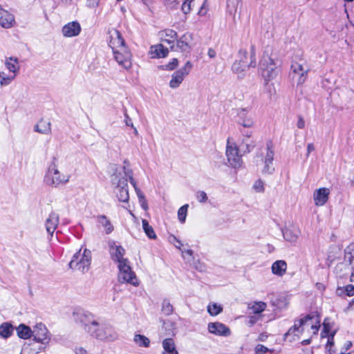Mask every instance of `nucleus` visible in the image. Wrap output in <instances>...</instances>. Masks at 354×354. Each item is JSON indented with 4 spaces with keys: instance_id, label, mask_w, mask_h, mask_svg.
Instances as JSON below:
<instances>
[{
    "instance_id": "338daca9",
    "label": "nucleus",
    "mask_w": 354,
    "mask_h": 354,
    "mask_svg": "<svg viewBox=\"0 0 354 354\" xmlns=\"http://www.w3.org/2000/svg\"><path fill=\"white\" fill-rule=\"evenodd\" d=\"M344 346L346 348V350L351 348V347L352 346V343L351 342L348 341V342H346L344 344Z\"/></svg>"
},
{
    "instance_id": "864d4df0",
    "label": "nucleus",
    "mask_w": 354,
    "mask_h": 354,
    "mask_svg": "<svg viewBox=\"0 0 354 354\" xmlns=\"http://www.w3.org/2000/svg\"><path fill=\"white\" fill-rule=\"evenodd\" d=\"M207 1L205 0L203 5L201 6L200 10H198V15L201 16H204L207 12V6L206 5Z\"/></svg>"
},
{
    "instance_id": "c9c22d12",
    "label": "nucleus",
    "mask_w": 354,
    "mask_h": 354,
    "mask_svg": "<svg viewBox=\"0 0 354 354\" xmlns=\"http://www.w3.org/2000/svg\"><path fill=\"white\" fill-rule=\"evenodd\" d=\"M97 221L104 228V231L106 234H110L113 231V225L106 216H99L97 217Z\"/></svg>"
},
{
    "instance_id": "de8ad7c7",
    "label": "nucleus",
    "mask_w": 354,
    "mask_h": 354,
    "mask_svg": "<svg viewBox=\"0 0 354 354\" xmlns=\"http://www.w3.org/2000/svg\"><path fill=\"white\" fill-rule=\"evenodd\" d=\"M100 0H85L86 6L89 9H96L99 6Z\"/></svg>"
},
{
    "instance_id": "a878e982",
    "label": "nucleus",
    "mask_w": 354,
    "mask_h": 354,
    "mask_svg": "<svg viewBox=\"0 0 354 354\" xmlns=\"http://www.w3.org/2000/svg\"><path fill=\"white\" fill-rule=\"evenodd\" d=\"M344 261L351 266V281H354V243L349 244L344 250Z\"/></svg>"
},
{
    "instance_id": "37998d69",
    "label": "nucleus",
    "mask_w": 354,
    "mask_h": 354,
    "mask_svg": "<svg viewBox=\"0 0 354 354\" xmlns=\"http://www.w3.org/2000/svg\"><path fill=\"white\" fill-rule=\"evenodd\" d=\"M173 306L168 300L165 299L162 304V311L164 314L169 315L173 312Z\"/></svg>"
},
{
    "instance_id": "680f3d73",
    "label": "nucleus",
    "mask_w": 354,
    "mask_h": 354,
    "mask_svg": "<svg viewBox=\"0 0 354 354\" xmlns=\"http://www.w3.org/2000/svg\"><path fill=\"white\" fill-rule=\"evenodd\" d=\"M186 255L192 257L193 256V251L192 250H187L185 251H182V256L184 259H186Z\"/></svg>"
},
{
    "instance_id": "e2e57ef3",
    "label": "nucleus",
    "mask_w": 354,
    "mask_h": 354,
    "mask_svg": "<svg viewBox=\"0 0 354 354\" xmlns=\"http://www.w3.org/2000/svg\"><path fill=\"white\" fill-rule=\"evenodd\" d=\"M140 203L141 207L147 210L148 209V205L147 203V201L144 199L143 201H139Z\"/></svg>"
},
{
    "instance_id": "bb28decb",
    "label": "nucleus",
    "mask_w": 354,
    "mask_h": 354,
    "mask_svg": "<svg viewBox=\"0 0 354 354\" xmlns=\"http://www.w3.org/2000/svg\"><path fill=\"white\" fill-rule=\"evenodd\" d=\"M160 37L163 42L167 44L171 49H174V44L177 41V33L176 31L171 29L165 30L161 32Z\"/></svg>"
},
{
    "instance_id": "ddd939ff",
    "label": "nucleus",
    "mask_w": 354,
    "mask_h": 354,
    "mask_svg": "<svg viewBox=\"0 0 354 354\" xmlns=\"http://www.w3.org/2000/svg\"><path fill=\"white\" fill-rule=\"evenodd\" d=\"M274 156V145L271 141L266 144V153L263 158V167L262 172L263 174H271L274 171L273 166V160Z\"/></svg>"
},
{
    "instance_id": "393cba45",
    "label": "nucleus",
    "mask_w": 354,
    "mask_h": 354,
    "mask_svg": "<svg viewBox=\"0 0 354 354\" xmlns=\"http://www.w3.org/2000/svg\"><path fill=\"white\" fill-rule=\"evenodd\" d=\"M239 124L243 127L251 128L254 124V118L252 115H249L245 109L239 111Z\"/></svg>"
},
{
    "instance_id": "473e14b6",
    "label": "nucleus",
    "mask_w": 354,
    "mask_h": 354,
    "mask_svg": "<svg viewBox=\"0 0 354 354\" xmlns=\"http://www.w3.org/2000/svg\"><path fill=\"white\" fill-rule=\"evenodd\" d=\"M125 175L127 177L129 178L130 183L133 185L134 187V189L136 191V193L138 196V198L139 199V201H143L145 199V195L142 193V192L137 187L136 182L133 178V171L131 170L128 169L125 171Z\"/></svg>"
},
{
    "instance_id": "e433bc0d",
    "label": "nucleus",
    "mask_w": 354,
    "mask_h": 354,
    "mask_svg": "<svg viewBox=\"0 0 354 354\" xmlns=\"http://www.w3.org/2000/svg\"><path fill=\"white\" fill-rule=\"evenodd\" d=\"M133 342L140 347L148 348L150 345V339L147 337L140 334H136L133 336Z\"/></svg>"
},
{
    "instance_id": "603ef678",
    "label": "nucleus",
    "mask_w": 354,
    "mask_h": 354,
    "mask_svg": "<svg viewBox=\"0 0 354 354\" xmlns=\"http://www.w3.org/2000/svg\"><path fill=\"white\" fill-rule=\"evenodd\" d=\"M254 189L258 192H263V183L261 181V180H257L255 182L254 185Z\"/></svg>"
},
{
    "instance_id": "9b49d317",
    "label": "nucleus",
    "mask_w": 354,
    "mask_h": 354,
    "mask_svg": "<svg viewBox=\"0 0 354 354\" xmlns=\"http://www.w3.org/2000/svg\"><path fill=\"white\" fill-rule=\"evenodd\" d=\"M291 75L297 84H303L307 78L309 68L300 62H293L291 65Z\"/></svg>"
},
{
    "instance_id": "8fccbe9b",
    "label": "nucleus",
    "mask_w": 354,
    "mask_h": 354,
    "mask_svg": "<svg viewBox=\"0 0 354 354\" xmlns=\"http://www.w3.org/2000/svg\"><path fill=\"white\" fill-rule=\"evenodd\" d=\"M254 351L256 354H264L270 350L262 344H257L254 348Z\"/></svg>"
},
{
    "instance_id": "aec40b11",
    "label": "nucleus",
    "mask_w": 354,
    "mask_h": 354,
    "mask_svg": "<svg viewBox=\"0 0 354 354\" xmlns=\"http://www.w3.org/2000/svg\"><path fill=\"white\" fill-rule=\"evenodd\" d=\"M193 46L192 35L186 32L179 39L176 41V47L178 49L185 53H189Z\"/></svg>"
},
{
    "instance_id": "a19ab883",
    "label": "nucleus",
    "mask_w": 354,
    "mask_h": 354,
    "mask_svg": "<svg viewBox=\"0 0 354 354\" xmlns=\"http://www.w3.org/2000/svg\"><path fill=\"white\" fill-rule=\"evenodd\" d=\"M332 325L329 322V319L326 318L324 319L323 323V330L321 333V337L322 338L326 337L328 335H330L332 333Z\"/></svg>"
},
{
    "instance_id": "79ce46f5",
    "label": "nucleus",
    "mask_w": 354,
    "mask_h": 354,
    "mask_svg": "<svg viewBox=\"0 0 354 354\" xmlns=\"http://www.w3.org/2000/svg\"><path fill=\"white\" fill-rule=\"evenodd\" d=\"M188 207V204H185L178 210V218L181 223H185L186 220Z\"/></svg>"
},
{
    "instance_id": "f03ea898",
    "label": "nucleus",
    "mask_w": 354,
    "mask_h": 354,
    "mask_svg": "<svg viewBox=\"0 0 354 354\" xmlns=\"http://www.w3.org/2000/svg\"><path fill=\"white\" fill-rule=\"evenodd\" d=\"M71 177L69 172L62 169L59 159L53 157L45 171L44 183L47 186L57 188L67 184Z\"/></svg>"
},
{
    "instance_id": "cd10ccee",
    "label": "nucleus",
    "mask_w": 354,
    "mask_h": 354,
    "mask_svg": "<svg viewBox=\"0 0 354 354\" xmlns=\"http://www.w3.org/2000/svg\"><path fill=\"white\" fill-rule=\"evenodd\" d=\"M271 270L273 274L282 277L286 272L287 263L283 260H277L272 263Z\"/></svg>"
},
{
    "instance_id": "c85d7f7f",
    "label": "nucleus",
    "mask_w": 354,
    "mask_h": 354,
    "mask_svg": "<svg viewBox=\"0 0 354 354\" xmlns=\"http://www.w3.org/2000/svg\"><path fill=\"white\" fill-rule=\"evenodd\" d=\"M4 64L9 73L12 75H15L16 77L19 71L18 59L16 57H7L5 59Z\"/></svg>"
},
{
    "instance_id": "052dcab7",
    "label": "nucleus",
    "mask_w": 354,
    "mask_h": 354,
    "mask_svg": "<svg viewBox=\"0 0 354 354\" xmlns=\"http://www.w3.org/2000/svg\"><path fill=\"white\" fill-rule=\"evenodd\" d=\"M335 331H333L332 333H330V335H328L326 337H328V342H327V345L330 344V345H332L333 344V337L335 335Z\"/></svg>"
},
{
    "instance_id": "4d7b16f0",
    "label": "nucleus",
    "mask_w": 354,
    "mask_h": 354,
    "mask_svg": "<svg viewBox=\"0 0 354 354\" xmlns=\"http://www.w3.org/2000/svg\"><path fill=\"white\" fill-rule=\"evenodd\" d=\"M172 239L176 240V243H174L171 241V243L174 244V245L178 250H181V247L183 246V243L180 240H178L176 236H172Z\"/></svg>"
},
{
    "instance_id": "a211bd4d",
    "label": "nucleus",
    "mask_w": 354,
    "mask_h": 354,
    "mask_svg": "<svg viewBox=\"0 0 354 354\" xmlns=\"http://www.w3.org/2000/svg\"><path fill=\"white\" fill-rule=\"evenodd\" d=\"M330 189L326 187H320L314 191L313 198L316 206H324L328 201Z\"/></svg>"
},
{
    "instance_id": "c756f323",
    "label": "nucleus",
    "mask_w": 354,
    "mask_h": 354,
    "mask_svg": "<svg viewBox=\"0 0 354 354\" xmlns=\"http://www.w3.org/2000/svg\"><path fill=\"white\" fill-rule=\"evenodd\" d=\"M34 130L41 134L48 135L51 133V123L48 120H40L35 126Z\"/></svg>"
},
{
    "instance_id": "0eeeda50",
    "label": "nucleus",
    "mask_w": 354,
    "mask_h": 354,
    "mask_svg": "<svg viewBox=\"0 0 354 354\" xmlns=\"http://www.w3.org/2000/svg\"><path fill=\"white\" fill-rule=\"evenodd\" d=\"M115 185L114 193L119 201L127 202L129 198L127 177L115 175L112 179Z\"/></svg>"
},
{
    "instance_id": "6ab92c4d",
    "label": "nucleus",
    "mask_w": 354,
    "mask_h": 354,
    "mask_svg": "<svg viewBox=\"0 0 354 354\" xmlns=\"http://www.w3.org/2000/svg\"><path fill=\"white\" fill-rule=\"evenodd\" d=\"M208 331L218 336L227 337L231 334L230 329L221 322H211L207 326Z\"/></svg>"
},
{
    "instance_id": "2eb2a0df",
    "label": "nucleus",
    "mask_w": 354,
    "mask_h": 354,
    "mask_svg": "<svg viewBox=\"0 0 354 354\" xmlns=\"http://www.w3.org/2000/svg\"><path fill=\"white\" fill-rule=\"evenodd\" d=\"M109 46L112 50L127 46L121 33L118 30L115 28L109 30Z\"/></svg>"
},
{
    "instance_id": "20e7f679",
    "label": "nucleus",
    "mask_w": 354,
    "mask_h": 354,
    "mask_svg": "<svg viewBox=\"0 0 354 354\" xmlns=\"http://www.w3.org/2000/svg\"><path fill=\"white\" fill-rule=\"evenodd\" d=\"M92 259L91 252L87 248H81L74 255L68 266L69 268L82 273L87 272Z\"/></svg>"
},
{
    "instance_id": "4c0bfd02",
    "label": "nucleus",
    "mask_w": 354,
    "mask_h": 354,
    "mask_svg": "<svg viewBox=\"0 0 354 354\" xmlns=\"http://www.w3.org/2000/svg\"><path fill=\"white\" fill-rule=\"evenodd\" d=\"M142 225L145 233L149 239H156L157 238L153 228L149 224V222L146 219H142Z\"/></svg>"
},
{
    "instance_id": "72a5a7b5",
    "label": "nucleus",
    "mask_w": 354,
    "mask_h": 354,
    "mask_svg": "<svg viewBox=\"0 0 354 354\" xmlns=\"http://www.w3.org/2000/svg\"><path fill=\"white\" fill-rule=\"evenodd\" d=\"M267 307V304L264 301H254L249 305V308L252 312L257 315L263 312Z\"/></svg>"
},
{
    "instance_id": "0e129e2a",
    "label": "nucleus",
    "mask_w": 354,
    "mask_h": 354,
    "mask_svg": "<svg viewBox=\"0 0 354 354\" xmlns=\"http://www.w3.org/2000/svg\"><path fill=\"white\" fill-rule=\"evenodd\" d=\"M75 353L76 354H88L87 351L85 349L82 348H77L76 351H75Z\"/></svg>"
},
{
    "instance_id": "a18cd8bd",
    "label": "nucleus",
    "mask_w": 354,
    "mask_h": 354,
    "mask_svg": "<svg viewBox=\"0 0 354 354\" xmlns=\"http://www.w3.org/2000/svg\"><path fill=\"white\" fill-rule=\"evenodd\" d=\"M250 65L251 67L254 68L256 66V50L254 45L250 46Z\"/></svg>"
},
{
    "instance_id": "f704fd0d",
    "label": "nucleus",
    "mask_w": 354,
    "mask_h": 354,
    "mask_svg": "<svg viewBox=\"0 0 354 354\" xmlns=\"http://www.w3.org/2000/svg\"><path fill=\"white\" fill-rule=\"evenodd\" d=\"M14 327L8 323L4 322L0 325V336L3 338H8L13 333Z\"/></svg>"
},
{
    "instance_id": "ea45409f",
    "label": "nucleus",
    "mask_w": 354,
    "mask_h": 354,
    "mask_svg": "<svg viewBox=\"0 0 354 354\" xmlns=\"http://www.w3.org/2000/svg\"><path fill=\"white\" fill-rule=\"evenodd\" d=\"M223 308L221 305L212 303L208 305L207 312L212 316H216L222 312Z\"/></svg>"
},
{
    "instance_id": "9d476101",
    "label": "nucleus",
    "mask_w": 354,
    "mask_h": 354,
    "mask_svg": "<svg viewBox=\"0 0 354 354\" xmlns=\"http://www.w3.org/2000/svg\"><path fill=\"white\" fill-rule=\"evenodd\" d=\"M114 59L122 68L129 69L131 67V53L128 47L112 50Z\"/></svg>"
},
{
    "instance_id": "f3484780",
    "label": "nucleus",
    "mask_w": 354,
    "mask_h": 354,
    "mask_svg": "<svg viewBox=\"0 0 354 354\" xmlns=\"http://www.w3.org/2000/svg\"><path fill=\"white\" fill-rule=\"evenodd\" d=\"M82 30L80 24L77 21H71L65 24L62 29V33L65 37H73L78 36Z\"/></svg>"
},
{
    "instance_id": "5fc2aeb1",
    "label": "nucleus",
    "mask_w": 354,
    "mask_h": 354,
    "mask_svg": "<svg viewBox=\"0 0 354 354\" xmlns=\"http://www.w3.org/2000/svg\"><path fill=\"white\" fill-rule=\"evenodd\" d=\"M345 291L348 296L354 295V286L351 284L347 285L345 288Z\"/></svg>"
},
{
    "instance_id": "6e6552de",
    "label": "nucleus",
    "mask_w": 354,
    "mask_h": 354,
    "mask_svg": "<svg viewBox=\"0 0 354 354\" xmlns=\"http://www.w3.org/2000/svg\"><path fill=\"white\" fill-rule=\"evenodd\" d=\"M118 279L120 281L126 282L134 286H138L139 285V281L129 266V261L120 263L118 265Z\"/></svg>"
},
{
    "instance_id": "f8f14e48",
    "label": "nucleus",
    "mask_w": 354,
    "mask_h": 354,
    "mask_svg": "<svg viewBox=\"0 0 354 354\" xmlns=\"http://www.w3.org/2000/svg\"><path fill=\"white\" fill-rule=\"evenodd\" d=\"M239 55H241V58L239 60H236L232 66V71L234 73H235L239 78H243L245 76V71L251 67L250 63H248L247 56L248 53L245 50H241L239 51Z\"/></svg>"
},
{
    "instance_id": "412c9836",
    "label": "nucleus",
    "mask_w": 354,
    "mask_h": 354,
    "mask_svg": "<svg viewBox=\"0 0 354 354\" xmlns=\"http://www.w3.org/2000/svg\"><path fill=\"white\" fill-rule=\"evenodd\" d=\"M282 233L286 241L295 243L301 235V230L297 226L289 225L282 230Z\"/></svg>"
},
{
    "instance_id": "4468645a",
    "label": "nucleus",
    "mask_w": 354,
    "mask_h": 354,
    "mask_svg": "<svg viewBox=\"0 0 354 354\" xmlns=\"http://www.w3.org/2000/svg\"><path fill=\"white\" fill-rule=\"evenodd\" d=\"M34 340L41 344H47L50 339V333L44 324H37L32 330Z\"/></svg>"
},
{
    "instance_id": "58836bf2",
    "label": "nucleus",
    "mask_w": 354,
    "mask_h": 354,
    "mask_svg": "<svg viewBox=\"0 0 354 354\" xmlns=\"http://www.w3.org/2000/svg\"><path fill=\"white\" fill-rule=\"evenodd\" d=\"M15 75L9 74L7 75L5 72H0V86H6L9 85L15 79Z\"/></svg>"
},
{
    "instance_id": "7ed1b4c3",
    "label": "nucleus",
    "mask_w": 354,
    "mask_h": 354,
    "mask_svg": "<svg viewBox=\"0 0 354 354\" xmlns=\"http://www.w3.org/2000/svg\"><path fill=\"white\" fill-rule=\"evenodd\" d=\"M320 327V317L317 314H311L295 322L292 327L286 333V337H297L306 335L312 337L316 335Z\"/></svg>"
},
{
    "instance_id": "bf43d9fd",
    "label": "nucleus",
    "mask_w": 354,
    "mask_h": 354,
    "mask_svg": "<svg viewBox=\"0 0 354 354\" xmlns=\"http://www.w3.org/2000/svg\"><path fill=\"white\" fill-rule=\"evenodd\" d=\"M315 146L313 143H308L307 145V153L306 156L308 157L310 153L315 150Z\"/></svg>"
},
{
    "instance_id": "2f4dec72",
    "label": "nucleus",
    "mask_w": 354,
    "mask_h": 354,
    "mask_svg": "<svg viewBox=\"0 0 354 354\" xmlns=\"http://www.w3.org/2000/svg\"><path fill=\"white\" fill-rule=\"evenodd\" d=\"M17 336L23 339H28L32 336V330L28 326L21 324L16 328Z\"/></svg>"
},
{
    "instance_id": "c03bdc74",
    "label": "nucleus",
    "mask_w": 354,
    "mask_h": 354,
    "mask_svg": "<svg viewBox=\"0 0 354 354\" xmlns=\"http://www.w3.org/2000/svg\"><path fill=\"white\" fill-rule=\"evenodd\" d=\"M198 201L201 203H205L207 201L208 197L204 191H198L196 194Z\"/></svg>"
},
{
    "instance_id": "6e6d98bb",
    "label": "nucleus",
    "mask_w": 354,
    "mask_h": 354,
    "mask_svg": "<svg viewBox=\"0 0 354 354\" xmlns=\"http://www.w3.org/2000/svg\"><path fill=\"white\" fill-rule=\"evenodd\" d=\"M124 122L127 126L133 127L132 120L127 113V112L124 113Z\"/></svg>"
},
{
    "instance_id": "f257e3e1",
    "label": "nucleus",
    "mask_w": 354,
    "mask_h": 354,
    "mask_svg": "<svg viewBox=\"0 0 354 354\" xmlns=\"http://www.w3.org/2000/svg\"><path fill=\"white\" fill-rule=\"evenodd\" d=\"M77 319L84 330L97 339L109 342L118 339V334L110 324L95 319L91 313H80Z\"/></svg>"
},
{
    "instance_id": "1a4fd4ad",
    "label": "nucleus",
    "mask_w": 354,
    "mask_h": 354,
    "mask_svg": "<svg viewBox=\"0 0 354 354\" xmlns=\"http://www.w3.org/2000/svg\"><path fill=\"white\" fill-rule=\"evenodd\" d=\"M192 66L191 62L187 61L182 68L175 71L171 76L169 87L173 89L178 88L190 73Z\"/></svg>"
},
{
    "instance_id": "09e8293b",
    "label": "nucleus",
    "mask_w": 354,
    "mask_h": 354,
    "mask_svg": "<svg viewBox=\"0 0 354 354\" xmlns=\"http://www.w3.org/2000/svg\"><path fill=\"white\" fill-rule=\"evenodd\" d=\"M261 319V315H254L250 316V317H249L247 324L248 326L251 327Z\"/></svg>"
},
{
    "instance_id": "5701e85b",
    "label": "nucleus",
    "mask_w": 354,
    "mask_h": 354,
    "mask_svg": "<svg viewBox=\"0 0 354 354\" xmlns=\"http://www.w3.org/2000/svg\"><path fill=\"white\" fill-rule=\"evenodd\" d=\"M59 221L58 214L51 212L45 221V227L48 234L52 236L57 229Z\"/></svg>"
},
{
    "instance_id": "3c124183",
    "label": "nucleus",
    "mask_w": 354,
    "mask_h": 354,
    "mask_svg": "<svg viewBox=\"0 0 354 354\" xmlns=\"http://www.w3.org/2000/svg\"><path fill=\"white\" fill-rule=\"evenodd\" d=\"M192 0H185L182 4V10L185 14L189 12L191 10V3Z\"/></svg>"
},
{
    "instance_id": "39448f33",
    "label": "nucleus",
    "mask_w": 354,
    "mask_h": 354,
    "mask_svg": "<svg viewBox=\"0 0 354 354\" xmlns=\"http://www.w3.org/2000/svg\"><path fill=\"white\" fill-rule=\"evenodd\" d=\"M259 71L266 82H269L277 75V66L274 59L265 52L259 63Z\"/></svg>"
},
{
    "instance_id": "dca6fc26",
    "label": "nucleus",
    "mask_w": 354,
    "mask_h": 354,
    "mask_svg": "<svg viewBox=\"0 0 354 354\" xmlns=\"http://www.w3.org/2000/svg\"><path fill=\"white\" fill-rule=\"evenodd\" d=\"M109 247L112 259L116 261L118 265L120 263H124L128 261L127 259L124 258L125 250L121 245H116L114 241H111L109 242Z\"/></svg>"
},
{
    "instance_id": "69168bd1",
    "label": "nucleus",
    "mask_w": 354,
    "mask_h": 354,
    "mask_svg": "<svg viewBox=\"0 0 354 354\" xmlns=\"http://www.w3.org/2000/svg\"><path fill=\"white\" fill-rule=\"evenodd\" d=\"M208 55L209 57L213 58L216 56V52L213 49H209Z\"/></svg>"
},
{
    "instance_id": "423d86ee",
    "label": "nucleus",
    "mask_w": 354,
    "mask_h": 354,
    "mask_svg": "<svg viewBox=\"0 0 354 354\" xmlns=\"http://www.w3.org/2000/svg\"><path fill=\"white\" fill-rule=\"evenodd\" d=\"M225 156L230 167L239 169L242 166V156L239 153L237 145L230 138L227 140Z\"/></svg>"
},
{
    "instance_id": "49530a36",
    "label": "nucleus",
    "mask_w": 354,
    "mask_h": 354,
    "mask_svg": "<svg viewBox=\"0 0 354 354\" xmlns=\"http://www.w3.org/2000/svg\"><path fill=\"white\" fill-rule=\"evenodd\" d=\"M178 65V61L176 58L172 59V60L165 66H162L164 69L168 71H172L175 69Z\"/></svg>"
},
{
    "instance_id": "13d9d810",
    "label": "nucleus",
    "mask_w": 354,
    "mask_h": 354,
    "mask_svg": "<svg viewBox=\"0 0 354 354\" xmlns=\"http://www.w3.org/2000/svg\"><path fill=\"white\" fill-rule=\"evenodd\" d=\"M297 128H299L300 129H302L305 127V121L301 116H299L298 118V120L297 122Z\"/></svg>"
},
{
    "instance_id": "774afa93",
    "label": "nucleus",
    "mask_w": 354,
    "mask_h": 354,
    "mask_svg": "<svg viewBox=\"0 0 354 354\" xmlns=\"http://www.w3.org/2000/svg\"><path fill=\"white\" fill-rule=\"evenodd\" d=\"M316 286H317V288L319 290H324V285H323L322 283H317L316 284Z\"/></svg>"
},
{
    "instance_id": "b1692460",
    "label": "nucleus",
    "mask_w": 354,
    "mask_h": 354,
    "mask_svg": "<svg viewBox=\"0 0 354 354\" xmlns=\"http://www.w3.org/2000/svg\"><path fill=\"white\" fill-rule=\"evenodd\" d=\"M161 354H179L174 339L171 337L165 338L162 341Z\"/></svg>"
},
{
    "instance_id": "4be33fe9",
    "label": "nucleus",
    "mask_w": 354,
    "mask_h": 354,
    "mask_svg": "<svg viewBox=\"0 0 354 354\" xmlns=\"http://www.w3.org/2000/svg\"><path fill=\"white\" fill-rule=\"evenodd\" d=\"M15 24V17L0 5V26L3 28H10Z\"/></svg>"
},
{
    "instance_id": "7c9ffc66",
    "label": "nucleus",
    "mask_w": 354,
    "mask_h": 354,
    "mask_svg": "<svg viewBox=\"0 0 354 354\" xmlns=\"http://www.w3.org/2000/svg\"><path fill=\"white\" fill-rule=\"evenodd\" d=\"M150 53L152 58L165 57L168 54V49L162 44H157L151 47Z\"/></svg>"
}]
</instances>
